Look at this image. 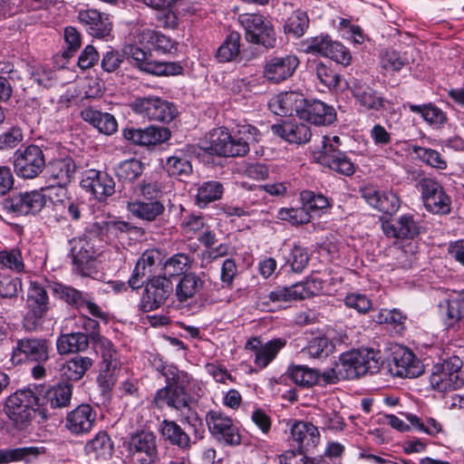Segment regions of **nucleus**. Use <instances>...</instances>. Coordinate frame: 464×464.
<instances>
[{"instance_id":"1","label":"nucleus","mask_w":464,"mask_h":464,"mask_svg":"<svg viewBox=\"0 0 464 464\" xmlns=\"http://www.w3.org/2000/svg\"><path fill=\"white\" fill-rule=\"evenodd\" d=\"M259 130L250 124H240L232 136L226 128L214 130L210 136V149L224 157H241L249 151V145L258 141Z\"/></svg>"},{"instance_id":"2","label":"nucleus","mask_w":464,"mask_h":464,"mask_svg":"<svg viewBox=\"0 0 464 464\" xmlns=\"http://www.w3.org/2000/svg\"><path fill=\"white\" fill-rule=\"evenodd\" d=\"M41 405L37 388L21 389L6 398L4 411L17 429L23 430L31 423L35 411Z\"/></svg>"},{"instance_id":"3","label":"nucleus","mask_w":464,"mask_h":464,"mask_svg":"<svg viewBox=\"0 0 464 464\" xmlns=\"http://www.w3.org/2000/svg\"><path fill=\"white\" fill-rule=\"evenodd\" d=\"M382 363L380 351L353 350L342 353L336 363L342 379H356L367 373L378 372Z\"/></svg>"},{"instance_id":"4","label":"nucleus","mask_w":464,"mask_h":464,"mask_svg":"<svg viewBox=\"0 0 464 464\" xmlns=\"http://www.w3.org/2000/svg\"><path fill=\"white\" fill-rule=\"evenodd\" d=\"M163 374L168 381V386L157 392L153 401L159 408L164 405L178 411L189 408L190 398L184 391L185 383L188 382V376L184 372H179L176 367L167 368Z\"/></svg>"},{"instance_id":"5","label":"nucleus","mask_w":464,"mask_h":464,"mask_svg":"<svg viewBox=\"0 0 464 464\" xmlns=\"http://www.w3.org/2000/svg\"><path fill=\"white\" fill-rule=\"evenodd\" d=\"M461 367L462 361L457 356L435 364L430 375V387L439 392H448L461 388L464 385Z\"/></svg>"},{"instance_id":"6","label":"nucleus","mask_w":464,"mask_h":464,"mask_svg":"<svg viewBox=\"0 0 464 464\" xmlns=\"http://www.w3.org/2000/svg\"><path fill=\"white\" fill-rule=\"evenodd\" d=\"M123 445L130 464H154L158 459L157 438L150 431L133 433Z\"/></svg>"},{"instance_id":"7","label":"nucleus","mask_w":464,"mask_h":464,"mask_svg":"<svg viewBox=\"0 0 464 464\" xmlns=\"http://www.w3.org/2000/svg\"><path fill=\"white\" fill-rule=\"evenodd\" d=\"M27 312L23 324L28 331L35 330L50 309L49 296L45 287L37 281H31L26 295Z\"/></svg>"},{"instance_id":"8","label":"nucleus","mask_w":464,"mask_h":464,"mask_svg":"<svg viewBox=\"0 0 464 464\" xmlns=\"http://www.w3.org/2000/svg\"><path fill=\"white\" fill-rule=\"evenodd\" d=\"M239 23L245 29L246 40L252 44H262L266 48L276 44V34L269 20L259 14H242Z\"/></svg>"},{"instance_id":"9","label":"nucleus","mask_w":464,"mask_h":464,"mask_svg":"<svg viewBox=\"0 0 464 464\" xmlns=\"http://www.w3.org/2000/svg\"><path fill=\"white\" fill-rule=\"evenodd\" d=\"M129 106L134 113L148 121L169 122L175 117L173 105L158 96L136 97Z\"/></svg>"},{"instance_id":"10","label":"nucleus","mask_w":464,"mask_h":464,"mask_svg":"<svg viewBox=\"0 0 464 464\" xmlns=\"http://www.w3.org/2000/svg\"><path fill=\"white\" fill-rule=\"evenodd\" d=\"M52 352L51 343L45 338L24 337L16 341L13 348L11 360L14 363L29 361L46 362Z\"/></svg>"},{"instance_id":"11","label":"nucleus","mask_w":464,"mask_h":464,"mask_svg":"<svg viewBox=\"0 0 464 464\" xmlns=\"http://www.w3.org/2000/svg\"><path fill=\"white\" fill-rule=\"evenodd\" d=\"M314 160L337 173L351 176L354 173V164L351 160L333 144L329 137H323L321 146L313 152Z\"/></svg>"},{"instance_id":"12","label":"nucleus","mask_w":464,"mask_h":464,"mask_svg":"<svg viewBox=\"0 0 464 464\" xmlns=\"http://www.w3.org/2000/svg\"><path fill=\"white\" fill-rule=\"evenodd\" d=\"M45 160L42 150L30 145L17 150L14 154V169L17 176L24 179H34L44 169Z\"/></svg>"},{"instance_id":"13","label":"nucleus","mask_w":464,"mask_h":464,"mask_svg":"<svg viewBox=\"0 0 464 464\" xmlns=\"http://www.w3.org/2000/svg\"><path fill=\"white\" fill-rule=\"evenodd\" d=\"M173 292V284L166 276H153L144 285L140 309L150 312L160 307Z\"/></svg>"},{"instance_id":"14","label":"nucleus","mask_w":464,"mask_h":464,"mask_svg":"<svg viewBox=\"0 0 464 464\" xmlns=\"http://www.w3.org/2000/svg\"><path fill=\"white\" fill-rule=\"evenodd\" d=\"M206 422L210 433L219 441L227 445H238L241 436L233 420L220 411H209L206 415Z\"/></svg>"},{"instance_id":"15","label":"nucleus","mask_w":464,"mask_h":464,"mask_svg":"<svg viewBox=\"0 0 464 464\" xmlns=\"http://www.w3.org/2000/svg\"><path fill=\"white\" fill-rule=\"evenodd\" d=\"M305 45V53L321 54L343 65H348L351 63L352 56L349 50L327 35L313 37L306 41Z\"/></svg>"},{"instance_id":"16","label":"nucleus","mask_w":464,"mask_h":464,"mask_svg":"<svg viewBox=\"0 0 464 464\" xmlns=\"http://www.w3.org/2000/svg\"><path fill=\"white\" fill-rule=\"evenodd\" d=\"M81 187L98 201H105L115 193V181L108 173L93 169L82 173Z\"/></svg>"},{"instance_id":"17","label":"nucleus","mask_w":464,"mask_h":464,"mask_svg":"<svg viewBox=\"0 0 464 464\" xmlns=\"http://www.w3.org/2000/svg\"><path fill=\"white\" fill-rule=\"evenodd\" d=\"M419 186L426 208L434 214H448L450 211V198L440 184L430 178L420 180Z\"/></svg>"},{"instance_id":"18","label":"nucleus","mask_w":464,"mask_h":464,"mask_svg":"<svg viewBox=\"0 0 464 464\" xmlns=\"http://www.w3.org/2000/svg\"><path fill=\"white\" fill-rule=\"evenodd\" d=\"M129 54L135 65L143 72L157 76H170L182 73L183 68L178 63L150 61L145 51L138 46H130Z\"/></svg>"},{"instance_id":"19","label":"nucleus","mask_w":464,"mask_h":464,"mask_svg":"<svg viewBox=\"0 0 464 464\" xmlns=\"http://www.w3.org/2000/svg\"><path fill=\"white\" fill-rule=\"evenodd\" d=\"M53 291L67 304L75 306L77 309L86 310L94 317L107 319L106 314L102 311L101 307L92 301V298L87 293L61 284H54Z\"/></svg>"},{"instance_id":"20","label":"nucleus","mask_w":464,"mask_h":464,"mask_svg":"<svg viewBox=\"0 0 464 464\" xmlns=\"http://www.w3.org/2000/svg\"><path fill=\"white\" fill-rule=\"evenodd\" d=\"M46 202L40 191L19 193L5 199V208L16 216L34 215L42 210Z\"/></svg>"},{"instance_id":"21","label":"nucleus","mask_w":464,"mask_h":464,"mask_svg":"<svg viewBox=\"0 0 464 464\" xmlns=\"http://www.w3.org/2000/svg\"><path fill=\"white\" fill-rule=\"evenodd\" d=\"M391 371L394 375L402 378H416L422 374V362L409 349L399 346L392 353Z\"/></svg>"},{"instance_id":"22","label":"nucleus","mask_w":464,"mask_h":464,"mask_svg":"<svg viewBox=\"0 0 464 464\" xmlns=\"http://www.w3.org/2000/svg\"><path fill=\"white\" fill-rule=\"evenodd\" d=\"M123 138L138 146H154L169 139L167 128L150 126L144 129L126 128L122 130Z\"/></svg>"},{"instance_id":"23","label":"nucleus","mask_w":464,"mask_h":464,"mask_svg":"<svg viewBox=\"0 0 464 464\" xmlns=\"http://www.w3.org/2000/svg\"><path fill=\"white\" fill-rule=\"evenodd\" d=\"M362 198L379 211L393 215L401 206L399 197L392 191H380L374 187L367 186L361 189Z\"/></svg>"},{"instance_id":"24","label":"nucleus","mask_w":464,"mask_h":464,"mask_svg":"<svg viewBox=\"0 0 464 464\" xmlns=\"http://www.w3.org/2000/svg\"><path fill=\"white\" fill-rule=\"evenodd\" d=\"M298 64L299 60L295 55L273 57L265 65L264 76L271 82H281L294 74Z\"/></svg>"},{"instance_id":"25","label":"nucleus","mask_w":464,"mask_h":464,"mask_svg":"<svg viewBox=\"0 0 464 464\" xmlns=\"http://www.w3.org/2000/svg\"><path fill=\"white\" fill-rule=\"evenodd\" d=\"M78 20L93 37L104 38L111 34L112 29V23L109 15L96 9L79 11Z\"/></svg>"},{"instance_id":"26","label":"nucleus","mask_w":464,"mask_h":464,"mask_svg":"<svg viewBox=\"0 0 464 464\" xmlns=\"http://www.w3.org/2000/svg\"><path fill=\"white\" fill-rule=\"evenodd\" d=\"M335 116L334 109L332 106L318 100L307 101L304 99L299 118L314 125H328L334 121Z\"/></svg>"},{"instance_id":"27","label":"nucleus","mask_w":464,"mask_h":464,"mask_svg":"<svg viewBox=\"0 0 464 464\" xmlns=\"http://www.w3.org/2000/svg\"><path fill=\"white\" fill-rule=\"evenodd\" d=\"M96 412L89 404H81L70 411L65 420V428L80 435L89 432L95 422Z\"/></svg>"},{"instance_id":"28","label":"nucleus","mask_w":464,"mask_h":464,"mask_svg":"<svg viewBox=\"0 0 464 464\" xmlns=\"http://www.w3.org/2000/svg\"><path fill=\"white\" fill-rule=\"evenodd\" d=\"M314 288L315 281L307 280L289 287H277L271 291L267 297L273 303L302 300L314 295Z\"/></svg>"},{"instance_id":"29","label":"nucleus","mask_w":464,"mask_h":464,"mask_svg":"<svg viewBox=\"0 0 464 464\" xmlns=\"http://www.w3.org/2000/svg\"><path fill=\"white\" fill-rule=\"evenodd\" d=\"M303 104H304L303 94L295 92H281L268 102L270 111L280 116L292 115L295 112L299 117Z\"/></svg>"},{"instance_id":"30","label":"nucleus","mask_w":464,"mask_h":464,"mask_svg":"<svg viewBox=\"0 0 464 464\" xmlns=\"http://www.w3.org/2000/svg\"><path fill=\"white\" fill-rule=\"evenodd\" d=\"M274 134L283 138L290 143L302 144L310 140L312 132L304 122L296 121H285L281 124L272 126Z\"/></svg>"},{"instance_id":"31","label":"nucleus","mask_w":464,"mask_h":464,"mask_svg":"<svg viewBox=\"0 0 464 464\" xmlns=\"http://www.w3.org/2000/svg\"><path fill=\"white\" fill-rule=\"evenodd\" d=\"M382 230L389 237L411 239L420 234V227L411 215H402L393 222L382 224Z\"/></svg>"},{"instance_id":"32","label":"nucleus","mask_w":464,"mask_h":464,"mask_svg":"<svg viewBox=\"0 0 464 464\" xmlns=\"http://www.w3.org/2000/svg\"><path fill=\"white\" fill-rule=\"evenodd\" d=\"M291 437L298 448L305 450L314 448L320 440L317 427L306 421L295 422L291 427Z\"/></svg>"},{"instance_id":"33","label":"nucleus","mask_w":464,"mask_h":464,"mask_svg":"<svg viewBox=\"0 0 464 464\" xmlns=\"http://www.w3.org/2000/svg\"><path fill=\"white\" fill-rule=\"evenodd\" d=\"M93 360L89 356L76 355L63 362L59 368L60 375L68 382H78L92 367Z\"/></svg>"},{"instance_id":"34","label":"nucleus","mask_w":464,"mask_h":464,"mask_svg":"<svg viewBox=\"0 0 464 464\" xmlns=\"http://www.w3.org/2000/svg\"><path fill=\"white\" fill-rule=\"evenodd\" d=\"M160 256L157 250H149L142 254L129 279V285L132 289L140 288V280L154 272V267L160 262Z\"/></svg>"},{"instance_id":"35","label":"nucleus","mask_w":464,"mask_h":464,"mask_svg":"<svg viewBox=\"0 0 464 464\" xmlns=\"http://www.w3.org/2000/svg\"><path fill=\"white\" fill-rule=\"evenodd\" d=\"M138 39L140 44H149L152 46L154 50L164 54H173L178 52L179 44L176 41L151 29L147 28L140 31L138 34Z\"/></svg>"},{"instance_id":"36","label":"nucleus","mask_w":464,"mask_h":464,"mask_svg":"<svg viewBox=\"0 0 464 464\" xmlns=\"http://www.w3.org/2000/svg\"><path fill=\"white\" fill-rule=\"evenodd\" d=\"M352 92L356 102L365 110L380 111L384 108L385 101L382 94L368 85L355 82Z\"/></svg>"},{"instance_id":"37","label":"nucleus","mask_w":464,"mask_h":464,"mask_svg":"<svg viewBox=\"0 0 464 464\" xmlns=\"http://www.w3.org/2000/svg\"><path fill=\"white\" fill-rule=\"evenodd\" d=\"M81 116L84 121L92 124L101 133L111 135L117 131L118 122L114 116L108 112H102L89 107L82 111Z\"/></svg>"},{"instance_id":"38","label":"nucleus","mask_w":464,"mask_h":464,"mask_svg":"<svg viewBox=\"0 0 464 464\" xmlns=\"http://www.w3.org/2000/svg\"><path fill=\"white\" fill-rule=\"evenodd\" d=\"M55 345L60 355L79 353L88 349L89 337L80 332L64 334L57 338Z\"/></svg>"},{"instance_id":"39","label":"nucleus","mask_w":464,"mask_h":464,"mask_svg":"<svg viewBox=\"0 0 464 464\" xmlns=\"http://www.w3.org/2000/svg\"><path fill=\"white\" fill-rule=\"evenodd\" d=\"M128 209L134 217L151 222L164 213L165 207L159 199L135 200L128 204Z\"/></svg>"},{"instance_id":"40","label":"nucleus","mask_w":464,"mask_h":464,"mask_svg":"<svg viewBox=\"0 0 464 464\" xmlns=\"http://www.w3.org/2000/svg\"><path fill=\"white\" fill-rule=\"evenodd\" d=\"M205 281L196 273L185 274L176 285V296L179 302L193 298L204 287Z\"/></svg>"},{"instance_id":"41","label":"nucleus","mask_w":464,"mask_h":464,"mask_svg":"<svg viewBox=\"0 0 464 464\" xmlns=\"http://www.w3.org/2000/svg\"><path fill=\"white\" fill-rule=\"evenodd\" d=\"M72 384L69 382L51 386L44 392V400L53 409L68 407L72 400Z\"/></svg>"},{"instance_id":"42","label":"nucleus","mask_w":464,"mask_h":464,"mask_svg":"<svg viewBox=\"0 0 464 464\" xmlns=\"http://www.w3.org/2000/svg\"><path fill=\"white\" fill-rule=\"evenodd\" d=\"M132 227L125 221L110 219L95 222L91 226L90 234L98 237H119L129 232Z\"/></svg>"},{"instance_id":"43","label":"nucleus","mask_w":464,"mask_h":464,"mask_svg":"<svg viewBox=\"0 0 464 464\" xmlns=\"http://www.w3.org/2000/svg\"><path fill=\"white\" fill-rule=\"evenodd\" d=\"M85 450L95 459H108L113 453V443L106 432H99L88 441Z\"/></svg>"},{"instance_id":"44","label":"nucleus","mask_w":464,"mask_h":464,"mask_svg":"<svg viewBox=\"0 0 464 464\" xmlns=\"http://www.w3.org/2000/svg\"><path fill=\"white\" fill-rule=\"evenodd\" d=\"M223 192L224 188L219 181H205L198 188L196 203L199 208H205L209 203L220 199Z\"/></svg>"},{"instance_id":"45","label":"nucleus","mask_w":464,"mask_h":464,"mask_svg":"<svg viewBox=\"0 0 464 464\" xmlns=\"http://www.w3.org/2000/svg\"><path fill=\"white\" fill-rule=\"evenodd\" d=\"M90 338L97 353L102 356V365H116L117 351L112 343L99 333L91 334Z\"/></svg>"},{"instance_id":"46","label":"nucleus","mask_w":464,"mask_h":464,"mask_svg":"<svg viewBox=\"0 0 464 464\" xmlns=\"http://www.w3.org/2000/svg\"><path fill=\"white\" fill-rule=\"evenodd\" d=\"M161 435L171 444L177 445L181 449L190 446V439L188 435L172 420H164L161 422Z\"/></svg>"},{"instance_id":"47","label":"nucleus","mask_w":464,"mask_h":464,"mask_svg":"<svg viewBox=\"0 0 464 464\" xmlns=\"http://www.w3.org/2000/svg\"><path fill=\"white\" fill-rule=\"evenodd\" d=\"M285 345L282 339L271 340L257 349L255 354V364L259 369L266 368L277 355L278 352Z\"/></svg>"},{"instance_id":"48","label":"nucleus","mask_w":464,"mask_h":464,"mask_svg":"<svg viewBox=\"0 0 464 464\" xmlns=\"http://www.w3.org/2000/svg\"><path fill=\"white\" fill-rule=\"evenodd\" d=\"M75 163L71 158H63L53 160L49 165L51 177L61 184L70 182L75 172Z\"/></svg>"},{"instance_id":"49","label":"nucleus","mask_w":464,"mask_h":464,"mask_svg":"<svg viewBox=\"0 0 464 464\" xmlns=\"http://www.w3.org/2000/svg\"><path fill=\"white\" fill-rule=\"evenodd\" d=\"M440 313L448 326L454 325L464 316V300L452 297L440 304Z\"/></svg>"},{"instance_id":"50","label":"nucleus","mask_w":464,"mask_h":464,"mask_svg":"<svg viewBox=\"0 0 464 464\" xmlns=\"http://www.w3.org/2000/svg\"><path fill=\"white\" fill-rule=\"evenodd\" d=\"M407 107L411 112L420 114L430 125L441 126L447 121L445 113L431 103L423 105L408 103Z\"/></svg>"},{"instance_id":"51","label":"nucleus","mask_w":464,"mask_h":464,"mask_svg":"<svg viewBox=\"0 0 464 464\" xmlns=\"http://www.w3.org/2000/svg\"><path fill=\"white\" fill-rule=\"evenodd\" d=\"M240 53V34L230 33L217 51V58L221 63L233 61Z\"/></svg>"},{"instance_id":"52","label":"nucleus","mask_w":464,"mask_h":464,"mask_svg":"<svg viewBox=\"0 0 464 464\" xmlns=\"http://www.w3.org/2000/svg\"><path fill=\"white\" fill-rule=\"evenodd\" d=\"M288 375L295 383L303 387L314 385L320 376L317 371L304 365L290 366L288 368Z\"/></svg>"},{"instance_id":"53","label":"nucleus","mask_w":464,"mask_h":464,"mask_svg":"<svg viewBox=\"0 0 464 464\" xmlns=\"http://www.w3.org/2000/svg\"><path fill=\"white\" fill-rule=\"evenodd\" d=\"M412 151L416 159L421 160L426 165L438 169H446L447 160L438 150L414 145L412 146Z\"/></svg>"},{"instance_id":"54","label":"nucleus","mask_w":464,"mask_h":464,"mask_svg":"<svg viewBox=\"0 0 464 464\" xmlns=\"http://www.w3.org/2000/svg\"><path fill=\"white\" fill-rule=\"evenodd\" d=\"M334 351V344L325 336L312 338L303 349L312 358L326 357Z\"/></svg>"},{"instance_id":"55","label":"nucleus","mask_w":464,"mask_h":464,"mask_svg":"<svg viewBox=\"0 0 464 464\" xmlns=\"http://www.w3.org/2000/svg\"><path fill=\"white\" fill-rule=\"evenodd\" d=\"M144 170V164L138 159H130L121 162L116 169L117 177L122 181L137 179Z\"/></svg>"},{"instance_id":"56","label":"nucleus","mask_w":464,"mask_h":464,"mask_svg":"<svg viewBox=\"0 0 464 464\" xmlns=\"http://www.w3.org/2000/svg\"><path fill=\"white\" fill-rule=\"evenodd\" d=\"M191 266V259L185 254H176L169 257L163 266V276H176L184 274Z\"/></svg>"},{"instance_id":"57","label":"nucleus","mask_w":464,"mask_h":464,"mask_svg":"<svg viewBox=\"0 0 464 464\" xmlns=\"http://www.w3.org/2000/svg\"><path fill=\"white\" fill-rule=\"evenodd\" d=\"M309 25V19L305 12L295 11L287 19L285 24V31L293 34L296 37L302 36Z\"/></svg>"},{"instance_id":"58","label":"nucleus","mask_w":464,"mask_h":464,"mask_svg":"<svg viewBox=\"0 0 464 464\" xmlns=\"http://www.w3.org/2000/svg\"><path fill=\"white\" fill-rule=\"evenodd\" d=\"M408 63L407 57L396 51H386L381 57V66L387 73L401 71Z\"/></svg>"},{"instance_id":"59","label":"nucleus","mask_w":464,"mask_h":464,"mask_svg":"<svg viewBox=\"0 0 464 464\" xmlns=\"http://www.w3.org/2000/svg\"><path fill=\"white\" fill-rule=\"evenodd\" d=\"M72 256L75 264H87L96 256L94 246L87 240L75 241L72 248Z\"/></svg>"},{"instance_id":"60","label":"nucleus","mask_w":464,"mask_h":464,"mask_svg":"<svg viewBox=\"0 0 464 464\" xmlns=\"http://www.w3.org/2000/svg\"><path fill=\"white\" fill-rule=\"evenodd\" d=\"M276 218L281 220L289 221L293 225L307 224L311 220V214L304 206L298 208H280Z\"/></svg>"},{"instance_id":"61","label":"nucleus","mask_w":464,"mask_h":464,"mask_svg":"<svg viewBox=\"0 0 464 464\" xmlns=\"http://www.w3.org/2000/svg\"><path fill=\"white\" fill-rule=\"evenodd\" d=\"M165 168L169 176L179 179L188 177L192 172V166L189 160L178 156L169 157L166 161Z\"/></svg>"},{"instance_id":"62","label":"nucleus","mask_w":464,"mask_h":464,"mask_svg":"<svg viewBox=\"0 0 464 464\" xmlns=\"http://www.w3.org/2000/svg\"><path fill=\"white\" fill-rule=\"evenodd\" d=\"M315 75L320 83L329 90L339 85L340 75L326 64L318 63L315 67Z\"/></svg>"},{"instance_id":"63","label":"nucleus","mask_w":464,"mask_h":464,"mask_svg":"<svg viewBox=\"0 0 464 464\" xmlns=\"http://www.w3.org/2000/svg\"><path fill=\"white\" fill-rule=\"evenodd\" d=\"M0 265L15 271L21 272L24 268L21 251L18 248L0 251Z\"/></svg>"},{"instance_id":"64","label":"nucleus","mask_w":464,"mask_h":464,"mask_svg":"<svg viewBox=\"0 0 464 464\" xmlns=\"http://www.w3.org/2000/svg\"><path fill=\"white\" fill-rule=\"evenodd\" d=\"M406 418L418 430L423 431L430 436H435L442 430V425L433 418H427L426 422H423L419 417L413 414H407Z\"/></svg>"}]
</instances>
